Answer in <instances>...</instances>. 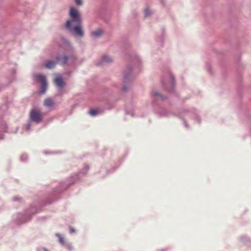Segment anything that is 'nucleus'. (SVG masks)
<instances>
[{"label": "nucleus", "instance_id": "3", "mask_svg": "<svg viewBox=\"0 0 251 251\" xmlns=\"http://www.w3.org/2000/svg\"><path fill=\"white\" fill-rule=\"evenodd\" d=\"M30 116L33 121L39 123L42 121L43 114L40 110L34 108L31 111Z\"/></svg>", "mask_w": 251, "mask_h": 251}, {"label": "nucleus", "instance_id": "1", "mask_svg": "<svg viewBox=\"0 0 251 251\" xmlns=\"http://www.w3.org/2000/svg\"><path fill=\"white\" fill-rule=\"evenodd\" d=\"M71 20H68L66 24V27L70 31H74L78 36L83 35V31L81 26V18L80 15L76 8L71 7L69 12Z\"/></svg>", "mask_w": 251, "mask_h": 251}, {"label": "nucleus", "instance_id": "6", "mask_svg": "<svg viewBox=\"0 0 251 251\" xmlns=\"http://www.w3.org/2000/svg\"><path fill=\"white\" fill-rule=\"evenodd\" d=\"M54 104L53 100L50 98H47L44 101V105L48 107H52Z\"/></svg>", "mask_w": 251, "mask_h": 251}, {"label": "nucleus", "instance_id": "2", "mask_svg": "<svg viewBox=\"0 0 251 251\" xmlns=\"http://www.w3.org/2000/svg\"><path fill=\"white\" fill-rule=\"evenodd\" d=\"M68 58L66 56L62 57L58 56L56 57V61H53L51 60L47 61L45 63V67L48 69L53 68L57 62H58L61 64H66L67 62Z\"/></svg>", "mask_w": 251, "mask_h": 251}, {"label": "nucleus", "instance_id": "15", "mask_svg": "<svg viewBox=\"0 0 251 251\" xmlns=\"http://www.w3.org/2000/svg\"><path fill=\"white\" fill-rule=\"evenodd\" d=\"M44 251H48L47 249H44Z\"/></svg>", "mask_w": 251, "mask_h": 251}, {"label": "nucleus", "instance_id": "4", "mask_svg": "<svg viewBox=\"0 0 251 251\" xmlns=\"http://www.w3.org/2000/svg\"><path fill=\"white\" fill-rule=\"evenodd\" d=\"M35 78L42 83V90L41 93H44L46 91L47 87V83L46 81V77L44 75L37 74L35 75Z\"/></svg>", "mask_w": 251, "mask_h": 251}, {"label": "nucleus", "instance_id": "7", "mask_svg": "<svg viewBox=\"0 0 251 251\" xmlns=\"http://www.w3.org/2000/svg\"><path fill=\"white\" fill-rule=\"evenodd\" d=\"M102 33L103 32L101 29H98L92 32L91 36L93 38H98L100 36L102 35Z\"/></svg>", "mask_w": 251, "mask_h": 251}, {"label": "nucleus", "instance_id": "8", "mask_svg": "<svg viewBox=\"0 0 251 251\" xmlns=\"http://www.w3.org/2000/svg\"><path fill=\"white\" fill-rule=\"evenodd\" d=\"M111 61H112V59L110 57H109L107 55H104L103 57V58L101 60V61L99 65H101L105 63H109Z\"/></svg>", "mask_w": 251, "mask_h": 251}, {"label": "nucleus", "instance_id": "11", "mask_svg": "<svg viewBox=\"0 0 251 251\" xmlns=\"http://www.w3.org/2000/svg\"><path fill=\"white\" fill-rule=\"evenodd\" d=\"M151 14V12L149 9H146L145 10V16L148 17Z\"/></svg>", "mask_w": 251, "mask_h": 251}, {"label": "nucleus", "instance_id": "13", "mask_svg": "<svg viewBox=\"0 0 251 251\" xmlns=\"http://www.w3.org/2000/svg\"><path fill=\"white\" fill-rule=\"evenodd\" d=\"M70 232L71 233L75 232V229H74L72 227H70Z\"/></svg>", "mask_w": 251, "mask_h": 251}, {"label": "nucleus", "instance_id": "12", "mask_svg": "<svg viewBox=\"0 0 251 251\" xmlns=\"http://www.w3.org/2000/svg\"><path fill=\"white\" fill-rule=\"evenodd\" d=\"M75 3L78 5H82V0H75Z\"/></svg>", "mask_w": 251, "mask_h": 251}, {"label": "nucleus", "instance_id": "10", "mask_svg": "<svg viewBox=\"0 0 251 251\" xmlns=\"http://www.w3.org/2000/svg\"><path fill=\"white\" fill-rule=\"evenodd\" d=\"M89 113L92 116H95L97 114V111L95 109H91L89 111Z\"/></svg>", "mask_w": 251, "mask_h": 251}, {"label": "nucleus", "instance_id": "5", "mask_svg": "<svg viewBox=\"0 0 251 251\" xmlns=\"http://www.w3.org/2000/svg\"><path fill=\"white\" fill-rule=\"evenodd\" d=\"M54 83L59 88L63 87L64 85V81L60 76H57L55 78Z\"/></svg>", "mask_w": 251, "mask_h": 251}, {"label": "nucleus", "instance_id": "14", "mask_svg": "<svg viewBox=\"0 0 251 251\" xmlns=\"http://www.w3.org/2000/svg\"><path fill=\"white\" fill-rule=\"evenodd\" d=\"M170 77H171V80H172V82L173 83V81H174V77L172 75H170Z\"/></svg>", "mask_w": 251, "mask_h": 251}, {"label": "nucleus", "instance_id": "9", "mask_svg": "<svg viewBox=\"0 0 251 251\" xmlns=\"http://www.w3.org/2000/svg\"><path fill=\"white\" fill-rule=\"evenodd\" d=\"M56 236L58 238L59 243L62 245H64L65 244V239L59 234H56Z\"/></svg>", "mask_w": 251, "mask_h": 251}]
</instances>
